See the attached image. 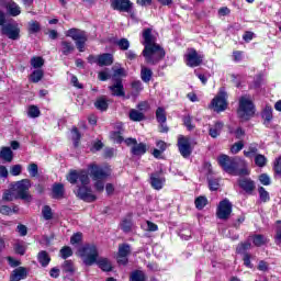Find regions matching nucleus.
<instances>
[{
	"instance_id": "obj_1",
	"label": "nucleus",
	"mask_w": 281,
	"mask_h": 281,
	"mask_svg": "<svg viewBox=\"0 0 281 281\" xmlns=\"http://www.w3.org/2000/svg\"><path fill=\"white\" fill-rule=\"evenodd\" d=\"M217 164L221 166L224 172L228 175H237L236 168L238 166H247V161L240 157H229L225 154H222L217 157Z\"/></svg>"
},
{
	"instance_id": "obj_2",
	"label": "nucleus",
	"mask_w": 281,
	"mask_h": 281,
	"mask_svg": "<svg viewBox=\"0 0 281 281\" xmlns=\"http://www.w3.org/2000/svg\"><path fill=\"white\" fill-rule=\"evenodd\" d=\"M143 56L148 65H157L166 56V50L159 44L154 46L145 45Z\"/></svg>"
},
{
	"instance_id": "obj_3",
	"label": "nucleus",
	"mask_w": 281,
	"mask_h": 281,
	"mask_svg": "<svg viewBox=\"0 0 281 281\" xmlns=\"http://www.w3.org/2000/svg\"><path fill=\"white\" fill-rule=\"evenodd\" d=\"M78 254L86 267H92V265L98 262L99 254L98 247H95V245L88 244L79 248Z\"/></svg>"
},
{
	"instance_id": "obj_4",
	"label": "nucleus",
	"mask_w": 281,
	"mask_h": 281,
	"mask_svg": "<svg viewBox=\"0 0 281 281\" xmlns=\"http://www.w3.org/2000/svg\"><path fill=\"white\" fill-rule=\"evenodd\" d=\"M30 188H32L30 179H23L21 181L15 182V184L13 186V190L18 192V198H20L22 201H26V203H30L32 201Z\"/></svg>"
},
{
	"instance_id": "obj_5",
	"label": "nucleus",
	"mask_w": 281,
	"mask_h": 281,
	"mask_svg": "<svg viewBox=\"0 0 281 281\" xmlns=\"http://www.w3.org/2000/svg\"><path fill=\"white\" fill-rule=\"evenodd\" d=\"M237 113L241 120H249V117L254 116L256 110L254 108V102H251L250 98L240 97L239 109Z\"/></svg>"
},
{
	"instance_id": "obj_6",
	"label": "nucleus",
	"mask_w": 281,
	"mask_h": 281,
	"mask_svg": "<svg viewBox=\"0 0 281 281\" xmlns=\"http://www.w3.org/2000/svg\"><path fill=\"white\" fill-rule=\"evenodd\" d=\"M205 56L194 48H188L187 53L184 54V63L187 67H201L203 65V59Z\"/></svg>"
},
{
	"instance_id": "obj_7",
	"label": "nucleus",
	"mask_w": 281,
	"mask_h": 281,
	"mask_svg": "<svg viewBox=\"0 0 281 281\" xmlns=\"http://www.w3.org/2000/svg\"><path fill=\"white\" fill-rule=\"evenodd\" d=\"M66 36L76 42L77 49L85 52V43H87V34L78 29H70L66 32Z\"/></svg>"
},
{
	"instance_id": "obj_8",
	"label": "nucleus",
	"mask_w": 281,
	"mask_h": 281,
	"mask_svg": "<svg viewBox=\"0 0 281 281\" xmlns=\"http://www.w3.org/2000/svg\"><path fill=\"white\" fill-rule=\"evenodd\" d=\"M210 109H213L216 113H221L227 109V92L224 89H221L212 100Z\"/></svg>"
},
{
	"instance_id": "obj_9",
	"label": "nucleus",
	"mask_w": 281,
	"mask_h": 281,
	"mask_svg": "<svg viewBox=\"0 0 281 281\" xmlns=\"http://www.w3.org/2000/svg\"><path fill=\"white\" fill-rule=\"evenodd\" d=\"M66 179L72 186H76L78 181L81 183V186H89V183H91V180L89 179V173L85 170H81V171L72 170L69 172Z\"/></svg>"
},
{
	"instance_id": "obj_10",
	"label": "nucleus",
	"mask_w": 281,
	"mask_h": 281,
	"mask_svg": "<svg viewBox=\"0 0 281 281\" xmlns=\"http://www.w3.org/2000/svg\"><path fill=\"white\" fill-rule=\"evenodd\" d=\"M88 169L90 170V177L92 178V181L104 180L108 179V177H111V169H109V167L89 165Z\"/></svg>"
},
{
	"instance_id": "obj_11",
	"label": "nucleus",
	"mask_w": 281,
	"mask_h": 281,
	"mask_svg": "<svg viewBox=\"0 0 281 281\" xmlns=\"http://www.w3.org/2000/svg\"><path fill=\"white\" fill-rule=\"evenodd\" d=\"M76 196L81 199V201H86V203H93L98 199L95 194H93V190L89 186H80L76 191Z\"/></svg>"
},
{
	"instance_id": "obj_12",
	"label": "nucleus",
	"mask_w": 281,
	"mask_h": 281,
	"mask_svg": "<svg viewBox=\"0 0 281 281\" xmlns=\"http://www.w3.org/2000/svg\"><path fill=\"white\" fill-rule=\"evenodd\" d=\"M232 214V202L229 200L225 199L220 202L216 211V216L221 221H227Z\"/></svg>"
},
{
	"instance_id": "obj_13",
	"label": "nucleus",
	"mask_w": 281,
	"mask_h": 281,
	"mask_svg": "<svg viewBox=\"0 0 281 281\" xmlns=\"http://www.w3.org/2000/svg\"><path fill=\"white\" fill-rule=\"evenodd\" d=\"M178 148L180 155L188 159L192 155V146L190 145V137L180 135L178 136Z\"/></svg>"
},
{
	"instance_id": "obj_14",
	"label": "nucleus",
	"mask_w": 281,
	"mask_h": 281,
	"mask_svg": "<svg viewBox=\"0 0 281 281\" xmlns=\"http://www.w3.org/2000/svg\"><path fill=\"white\" fill-rule=\"evenodd\" d=\"M125 144L127 146H132L131 153L135 157H142V155H146V150H147L146 144L137 143L136 138H127L125 139Z\"/></svg>"
},
{
	"instance_id": "obj_15",
	"label": "nucleus",
	"mask_w": 281,
	"mask_h": 281,
	"mask_svg": "<svg viewBox=\"0 0 281 281\" xmlns=\"http://www.w3.org/2000/svg\"><path fill=\"white\" fill-rule=\"evenodd\" d=\"M0 32L4 36H8V38H11V41H16L19 40V33L21 30H19L16 24H4L0 27Z\"/></svg>"
},
{
	"instance_id": "obj_16",
	"label": "nucleus",
	"mask_w": 281,
	"mask_h": 281,
	"mask_svg": "<svg viewBox=\"0 0 281 281\" xmlns=\"http://www.w3.org/2000/svg\"><path fill=\"white\" fill-rule=\"evenodd\" d=\"M113 10L119 12H131L133 10V2L131 0H112Z\"/></svg>"
},
{
	"instance_id": "obj_17",
	"label": "nucleus",
	"mask_w": 281,
	"mask_h": 281,
	"mask_svg": "<svg viewBox=\"0 0 281 281\" xmlns=\"http://www.w3.org/2000/svg\"><path fill=\"white\" fill-rule=\"evenodd\" d=\"M130 254H131V246L128 244L120 245L119 246V254H117L119 265H127Z\"/></svg>"
},
{
	"instance_id": "obj_18",
	"label": "nucleus",
	"mask_w": 281,
	"mask_h": 281,
	"mask_svg": "<svg viewBox=\"0 0 281 281\" xmlns=\"http://www.w3.org/2000/svg\"><path fill=\"white\" fill-rule=\"evenodd\" d=\"M164 183H166V178H164L161 173L156 172L150 175V184L154 190H161Z\"/></svg>"
},
{
	"instance_id": "obj_19",
	"label": "nucleus",
	"mask_w": 281,
	"mask_h": 281,
	"mask_svg": "<svg viewBox=\"0 0 281 281\" xmlns=\"http://www.w3.org/2000/svg\"><path fill=\"white\" fill-rule=\"evenodd\" d=\"M109 90L111 91V94L115 95L116 98H124L125 95L122 79H117L114 85L109 87Z\"/></svg>"
},
{
	"instance_id": "obj_20",
	"label": "nucleus",
	"mask_w": 281,
	"mask_h": 281,
	"mask_svg": "<svg viewBox=\"0 0 281 281\" xmlns=\"http://www.w3.org/2000/svg\"><path fill=\"white\" fill-rule=\"evenodd\" d=\"M239 188L246 191L248 194H251L254 190H256V182L249 178H241L239 179Z\"/></svg>"
},
{
	"instance_id": "obj_21",
	"label": "nucleus",
	"mask_w": 281,
	"mask_h": 281,
	"mask_svg": "<svg viewBox=\"0 0 281 281\" xmlns=\"http://www.w3.org/2000/svg\"><path fill=\"white\" fill-rule=\"evenodd\" d=\"M27 278V270L24 267H19L13 270L10 276V281H21Z\"/></svg>"
},
{
	"instance_id": "obj_22",
	"label": "nucleus",
	"mask_w": 281,
	"mask_h": 281,
	"mask_svg": "<svg viewBox=\"0 0 281 281\" xmlns=\"http://www.w3.org/2000/svg\"><path fill=\"white\" fill-rule=\"evenodd\" d=\"M261 117L265 126H269V124H271V120H273V108L267 105L261 112Z\"/></svg>"
},
{
	"instance_id": "obj_23",
	"label": "nucleus",
	"mask_w": 281,
	"mask_h": 281,
	"mask_svg": "<svg viewBox=\"0 0 281 281\" xmlns=\"http://www.w3.org/2000/svg\"><path fill=\"white\" fill-rule=\"evenodd\" d=\"M143 38L145 41L144 42L145 47H146V45H149V47L157 45V43H155V36H153V30H150V29L144 30Z\"/></svg>"
},
{
	"instance_id": "obj_24",
	"label": "nucleus",
	"mask_w": 281,
	"mask_h": 281,
	"mask_svg": "<svg viewBox=\"0 0 281 281\" xmlns=\"http://www.w3.org/2000/svg\"><path fill=\"white\" fill-rule=\"evenodd\" d=\"M5 8L11 16H19V14H21V7H19L14 1L8 2Z\"/></svg>"
},
{
	"instance_id": "obj_25",
	"label": "nucleus",
	"mask_w": 281,
	"mask_h": 281,
	"mask_svg": "<svg viewBox=\"0 0 281 281\" xmlns=\"http://www.w3.org/2000/svg\"><path fill=\"white\" fill-rule=\"evenodd\" d=\"M113 63V55L104 53L99 55V67H109Z\"/></svg>"
},
{
	"instance_id": "obj_26",
	"label": "nucleus",
	"mask_w": 281,
	"mask_h": 281,
	"mask_svg": "<svg viewBox=\"0 0 281 281\" xmlns=\"http://www.w3.org/2000/svg\"><path fill=\"white\" fill-rule=\"evenodd\" d=\"M60 45L64 56H69V54H74V52L76 50V46H74V43L69 41H61Z\"/></svg>"
},
{
	"instance_id": "obj_27",
	"label": "nucleus",
	"mask_w": 281,
	"mask_h": 281,
	"mask_svg": "<svg viewBox=\"0 0 281 281\" xmlns=\"http://www.w3.org/2000/svg\"><path fill=\"white\" fill-rule=\"evenodd\" d=\"M65 196V186L63 183L53 184V199H63Z\"/></svg>"
},
{
	"instance_id": "obj_28",
	"label": "nucleus",
	"mask_w": 281,
	"mask_h": 281,
	"mask_svg": "<svg viewBox=\"0 0 281 281\" xmlns=\"http://www.w3.org/2000/svg\"><path fill=\"white\" fill-rule=\"evenodd\" d=\"M94 265H98L102 271H111L113 269V266L111 265V261L106 258H98Z\"/></svg>"
},
{
	"instance_id": "obj_29",
	"label": "nucleus",
	"mask_w": 281,
	"mask_h": 281,
	"mask_svg": "<svg viewBox=\"0 0 281 281\" xmlns=\"http://www.w3.org/2000/svg\"><path fill=\"white\" fill-rule=\"evenodd\" d=\"M37 260L42 267H47L49 262H52V258L49 257V254L47 251L42 250L37 255Z\"/></svg>"
},
{
	"instance_id": "obj_30",
	"label": "nucleus",
	"mask_w": 281,
	"mask_h": 281,
	"mask_svg": "<svg viewBox=\"0 0 281 281\" xmlns=\"http://www.w3.org/2000/svg\"><path fill=\"white\" fill-rule=\"evenodd\" d=\"M223 122H216L213 127H210L209 135L213 137V139H216L218 135H221V132L223 131Z\"/></svg>"
},
{
	"instance_id": "obj_31",
	"label": "nucleus",
	"mask_w": 281,
	"mask_h": 281,
	"mask_svg": "<svg viewBox=\"0 0 281 281\" xmlns=\"http://www.w3.org/2000/svg\"><path fill=\"white\" fill-rule=\"evenodd\" d=\"M0 159H3V161H12L13 154L12 149L10 147H1L0 149Z\"/></svg>"
},
{
	"instance_id": "obj_32",
	"label": "nucleus",
	"mask_w": 281,
	"mask_h": 281,
	"mask_svg": "<svg viewBox=\"0 0 281 281\" xmlns=\"http://www.w3.org/2000/svg\"><path fill=\"white\" fill-rule=\"evenodd\" d=\"M153 78V70L148 67L142 66L140 68V79L143 82H150Z\"/></svg>"
},
{
	"instance_id": "obj_33",
	"label": "nucleus",
	"mask_w": 281,
	"mask_h": 281,
	"mask_svg": "<svg viewBox=\"0 0 281 281\" xmlns=\"http://www.w3.org/2000/svg\"><path fill=\"white\" fill-rule=\"evenodd\" d=\"M94 106L99 111H106L109 109V101H106V98L101 97L97 99V101L94 102Z\"/></svg>"
},
{
	"instance_id": "obj_34",
	"label": "nucleus",
	"mask_w": 281,
	"mask_h": 281,
	"mask_svg": "<svg viewBox=\"0 0 281 281\" xmlns=\"http://www.w3.org/2000/svg\"><path fill=\"white\" fill-rule=\"evenodd\" d=\"M130 281H146V274L142 270H135L130 274Z\"/></svg>"
},
{
	"instance_id": "obj_35",
	"label": "nucleus",
	"mask_w": 281,
	"mask_h": 281,
	"mask_svg": "<svg viewBox=\"0 0 281 281\" xmlns=\"http://www.w3.org/2000/svg\"><path fill=\"white\" fill-rule=\"evenodd\" d=\"M132 87V93L133 95H139L142 91H144V83H142L139 80H135L131 83Z\"/></svg>"
},
{
	"instance_id": "obj_36",
	"label": "nucleus",
	"mask_w": 281,
	"mask_h": 281,
	"mask_svg": "<svg viewBox=\"0 0 281 281\" xmlns=\"http://www.w3.org/2000/svg\"><path fill=\"white\" fill-rule=\"evenodd\" d=\"M128 117H130V120H132V122H142L144 120V113H142L135 109H132L130 111Z\"/></svg>"
},
{
	"instance_id": "obj_37",
	"label": "nucleus",
	"mask_w": 281,
	"mask_h": 281,
	"mask_svg": "<svg viewBox=\"0 0 281 281\" xmlns=\"http://www.w3.org/2000/svg\"><path fill=\"white\" fill-rule=\"evenodd\" d=\"M61 269H63L64 273L74 274L76 272V267L74 266V261H71V260L64 261Z\"/></svg>"
},
{
	"instance_id": "obj_38",
	"label": "nucleus",
	"mask_w": 281,
	"mask_h": 281,
	"mask_svg": "<svg viewBox=\"0 0 281 281\" xmlns=\"http://www.w3.org/2000/svg\"><path fill=\"white\" fill-rule=\"evenodd\" d=\"M259 199L262 203H269L271 201V196L269 195V192L263 187L258 188Z\"/></svg>"
},
{
	"instance_id": "obj_39",
	"label": "nucleus",
	"mask_w": 281,
	"mask_h": 281,
	"mask_svg": "<svg viewBox=\"0 0 281 281\" xmlns=\"http://www.w3.org/2000/svg\"><path fill=\"white\" fill-rule=\"evenodd\" d=\"M42 216L44 221H52L54 218V212H52V206L44 205L42 209Z\"/></svg>"
},
{
	"instance_id": "obj_40",
	"label": "nucleus",
	"mask_w": 281,
	"mask_h": 281,
	"mask_svg": "<svg viewBox=\"0 0 281 281\" xmlns=\"http://www.w3.org/2000/svg\"><path fill=\"white\" fill-rule=\"evenodd\" d=\"M252 243L256 247H262V245H267V243H269V239H267L265 235H255Z\"/></svg>"
},
{
	"instance_id": "obj_41",
	"label": "nucleus",
	"mask_w": 281,
	"mask_h": 281,
	"mask_svg": "<svg viewBox=\"0 0 281 281\" xmlns=\"http://www.w3.org/2000/svg\"><path fill=\"white\" fill-rule=\"evenodd\" d=\"M245 157L248 159H254L258 155V147L250 145L247 149L244 150Z\"/></svg>"
},
{
	"instance_id": "obj_42",
	"label": "nucleus",
	"mask_w": 281,
	"mask_h": 281,
	"mask_svg": "<svg viewBox=\"0 0 281 281\" xmlns=\"http://www.w3.org/2000/svg\"><path fill=\"white\" fill-rule=\"evenodd\" d=\"M112 71L113 78H120V76L126 77V70L120 64L115 65Z\"/></svg>"
},
{
	"instance_id": "obj_43",
	"label": "nucleus",
	"mask_w": 281,
	"mask_h": 281,
	"mask_svg": "<svg viewBox=\"0 0 281 281\" xmlns=\"http://www.w3.org/2000/svg\"><path fill=\"white\" fill-rule=\"evenodd\" d=\"M156 120L159 122V124H166V110L164 108H158L156 110Z\"/></svg>"
},
{
	"instance_id": "obj_44",
	"label": "nucleus",
	"mask_w": 281,
	"mask_h": 281,
	"mask_svg": "<svg viewBox=\"0 0 281 281\" xmlns=\"http://www.w3.org/2000/svg\"><path fill=\"white\" fill-rule=\"evenodd\" d=\"M255 164L258 168H265L267 166V157L262 154H257L255 156Z\"/></svg>"
},
{
	"instance_id": "obj_45",
	"label": "nucleus",
	"mask_w": 281,
	"mask_h": 281,
	"mask_svg": "<svg viewBox=\"0 0 281 281\" xmlns=\"http://www.w3.org/2000/svg\"><path fill=\"white\" fill-rule=\"evenodd\" d=\"M29 117L35 119L41 116V110L36 105H30L27 109Z\"/></svg>"
},
{
	"instance_id": "obj_46",
	"label": "nucleus",
	"mask_w": 281,
	"mask_h": 281,
	"mask_svg": "<svg viewBox=\"0 0 281 281\" xmlns=\"http://www.w3.org/2000/svg\"><path fill=\"white\" fill-rule=\"evenodd\" d=\"M59 254L64 260H67V258H71V256H74V250H71V247L65 246L60 249Z\"/></svg>"
},
{
	"instance_id": "obj_47",
	"label": "nucleus",
	"mask_w": 281,
	"mask_h": 281,
	"mask_svg": "<svg viewBox=\"0 0 281 281\" xmlns=\"http://www.w3.org/2000/svg\"><path fill=\"white\" fill-rule=\"evenodd\" d=\"M116 45L122 52H127L128 47H131V42L127 38H121L116 41Z\"/></svg>"
},
{
	"instance_id": "obj_48",
	"label": "nucleus",
	"mask_w": 281,
	"mask_h": 281,
	"mask_svg": "<svg viewBox=\"0 0 281 281\" xmlns=\"http://www.w3.org/2000/svg\"><path fill=\"white\" fill-rule=\"evenodd\" d=\"M195 207L196 210H203L205 205H207V198L200 195L199 198L195 199Z\"/></svg>"
},
{
	"instance_id": "obj_49",
	"label": "nucleus",
	"mask_w": 281,
	"mask_h": 281,
	"mask_svg": "<svg viewBox=\"0 0 281 281\" xmlns=\"http://www.w3.org/2000/svg\"><path fill=\"white\" fill-rule=\"evenodd\" d=\"M31 65L34 69H41V67L45 65V59H43V57H33L31 59Z\"/></svg>"
},
{
	"instance_id": "obj_50",
	"label": "nucleus",
	"mask_w": 281,
	"mask_h": 281,
	"mask_svg": "<svg viewBox=\"0 0 281 281\" xmlns=\"http://www.w3.org/2000/svg\"><path fill=\"white\" fill-rule=\"evenodd\" d=\"M44 72L42 69L34 70L31 75V80L33 82H41L43 80Z\"/></svg>"
},
{
	"instance_id": "obj_51",
	"label": "nucleus",
	"mask_w": 281,
	"mask_h": 281,
	"mask_svg": "<svg viewBox=\"0 0 281 281\" xmlns=\"http://www.w3.org/2000/svg\"><path fill=\"white\" fill-rule=\"evenodd\" d=\"M14 249H15V254H19L20 256H25V251L27 249V246L23 241L16 243L14 245Z\"/></svg>"
},
{
	"instance_id": "obj_52",
	"label": "nucleus",
	"mask_w": 281,
	"mask_h": 281,
	"mask_svg": "<svg viewBox=\"0 0 281 281\" xmlns=\"http://www.w3.org/2000/svg\"><path fill=\"white\" fill-rule=\"evenodd\" d=\"M243 148H245V144L243 143V140H239L231 147V153L232 155H238V153H240Z\"/></svg>"
},
{
	"instance_id": "obj_53",
	"label": "nucleus",
	"mask_w": 281,
	"mask_h": 281,
	"mask_svg": "<svg viewBox=\"0 0 281 281\" xmlns=\"http://www.w3.org/2000/svg\"><path fill=\"white\" fill-rule=\"evenodd\" d=\"M71 137L74 142V146L77 148L78 144L80 143V132H78V127H74L71 130Z\"/></svg>"
},
{
	"instance_id": "obj_54",
	"label": "nucleus",
	"mask_w": 281,
	"mask_h": 281,
	"mask_svg": "<svg viewBox=\"0 0 281 281\" xmlns=\"http://www.w3.org/2000/svg\"><path fill=\"white\" fill-rule=\"evenodd\" d=\"M133 227V222L131 220H123L121 223V229L125 232V234H128Z\"/></svg>"
},
{
	"instance_id": "obj_55",
	"label": "nucleus",
	"mask_w": 281,
	"mask_h": 281,
	"mask_svg": "<svg viewBox=\"0 0 281 281\" xmlns=\"http://www.w3.org/2000/svg\"><path fill=\"white\" fill-rule=\"evenodd\" d=\"M29 32H31V34H36V32H41V24L36 21L30 22Z\"/></svg>"
},
{
	"instance_id": "obj_56",
	"label": "nucleus",
	"mask_w": 281,
	"mask_h": 281,
	"mask_svg": "<svg viewBox=\"0 0 281 281\" xmlns=\"http://www.w3.org/2000/svg\"><path fill=\"white\" fill-rule=\"evenodd\" d=\"M251 249V243L247 241L237 246V254H245V251Z\"/></svg>"
},
{
	"instance_id": "obj_57",
	"label": "nucleus",
	"mask_w": 281,
	"mask_h": 281,
	"mask_svg": "<svg viewBox=\"0 0 281 281\" xmlns=\"http://www.w3.org/2000/svg\"><path fill=\"white\" fill-rule=\"evenodd\" d=\"M14 199H20L19 195H15L12 191H5L2 196V201H14Z\"/></svg>"
},
{
	"instance_id": "obj_58",
	"label": "nucleus",
	"mask_w": 281,
	"mask_h": 281,
	"mask_svg": "<svg viewBox=\"0 0 281 281\" xmlns=\"http://www.w3.org/2000/svg\"><path fill=\"white\" fill-rule=\"evenodd\" d=\"M259 181L261 186H271V178L267 173H261L259 176Z\"/></svg>"
},
{
	"instance_id": "obj_59",
	"label": "nucleus",
	"mask_w": 281,
	"mask_h": 281,
	"mask_svg": "<svg viewBox=\"0 0 281 281\" xmlns=\"http://www.w3.org/2000/svg\"><path fill=\"white\" fill-rule=\"evenodd\" d=\"M110 137L111 139H113V142H116V144H122L124 142V138L122 137L120 132H112L110 134Z\"/></svg>"
},
{
	"instance_id": "obj_60",
	"label": "nucleus",
	"mask_w": 281,
	"mask_h": 281,
	"mask_svg": "<svg viewBox=\"0 0 281 281\" xmlns=\"http://www.w3.org/2000/svg\"><path fill=\"white\" fill-rule=\"evenodd\" d=\"M82 241V233H76L70 237L71 245H78V243Z\"/></svg>"
},
{
	"instance_id": "obj_61",
	"label": "nucleus",
	"mask_w": 281,
	"mask_h": 281,
	"mask_svg": "<svg viewBox=\"0 0 281 281\" xmlns=\"http://www.w3.org/2000/svg\"><path fill=\"white\" fill-rule=\"evenodd\" d=\"M27 170L31 177H38V165L31 164Z\"/></svg>"
},
{
	"instance_id": "obj_62",
	"label": "nucleus",
	"mask_w": 281,
	"mask_h": 281,
	"mask_svg": "<svg viewBox=\"0 0 281 281\" xmlns=\"http://www.w3.org/2000/svg\"><path fill=\"white\" fill-rule=\"evenodd\" d=\"M94 189L97 192H104V180H94Z\"/></svg>"
},
{
	"instance_id": "obj_63",
	"label": "nucleus",
	"mask_w": 281,
	"mask_h": 281,
	"mask_svg": "<svg viewBox=\"0 0 281 281\" xmlns=\"http://www.w3.org/2000/svg\"><path fill=\"white\" fill-rule=\"evenodd\" d=\"M209 187H210V190H218V188L221 187V184L218 183V180L216 179H210L209 180Z\"/></svg>"
},
{
	"instance_id": "obj_64",
	"label": "nucleus",
	"mask_w": 281,
	"mask_h": 281,
	"mask_svg": "<svg viewBox=\"0 0 281 281\" xmlns=\"http://www.w3.org/2000/svg\"><path fill=\"white\" fill-rule=\"evenodd\" d=\"M21 170H23V167H21V165H14L12 168H11V175L13 177H19V175H21Z\"/></svg>"
}]
</instances>
